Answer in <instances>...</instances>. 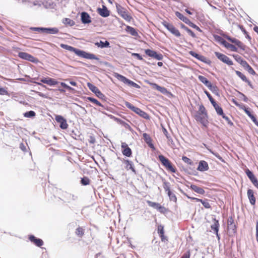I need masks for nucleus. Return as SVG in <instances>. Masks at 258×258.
I'll return each mask as SVG.
<instances>
[{"mask_svg": "<svg viewBox=\"0 0 258 258\" xmlns=\"http://www.w3.org/2000/svg\"><path fill=\"white\" fill-rule=\"evenodd\" d=\"M136 114L140 115L141 117H143V118L146 119H150V116L147 114L146 112L142 110L140 108H138V110H137Z\"/></svg>", "mask_w": 258, "mask_h": 258, "instance_id": "obj_32", "label": "nucleus"}, {"mask_svg": "<svg viewBox=\"0 0 258 258\" xmlns=\"http://www.w3.org/2000/svg\"><path fill=\"white\" fill-rule=\"evenodd\" d=\"M239 28L241 29V31L243 32V33L245 35V37L248 39L249 41L251 40V37L249 35L248 32L246 31V30L245 29V28L243 27L242 25H238Z\"/></svg>", "mask_w": 258, "mask_h": 258, "instance_id": "obj_46", "label": "nucleus"}, {"mask_svg": "<svg viewBox=\"0 0 258 258\" xmlns=\"http://www.w3.org/2000/svg\"><path fill=\"white\" fill-rule=\"evenodd\" d=\"M114 76L118 80L121 81L129 86L133 87L137 89H140L141 88L140 86H139L138 84L120 74L115 73H114Z\"/></svg>", "mask_w": 258, "mask_h": 258, "instance_id": "obj_4", "label": "nucleus"}, {"mask_svg": "<svg viewBox=\"0 0 258 258\" xmlns=\"http://www.w3.org/2000/svg\"><path fill=\"white\" fill-rule=\"evenodd\" d=\"M163 132L164 134L166 136V138L168 139V141L169 142H171V143L173 142L172 138L170 136H169L168 132L165 128L163 127Z\"/></svg>", "mask_w": 258, "mask_h": 258, "instance_id": "obj_57", "label": "nucleus"}, {"mask_svg": "<svg viewBox=\"0 0 258 258\" xmlns=\"http://www.w3.org/2000/svg\"><path fill=\"white\" fill-rule=\"evenodd\" d=\"M246 114L251 118L253 122L258 126V120H257L255 116L252 113L250 110L246 111Z\"/></svg>", "mask_w": 258, "mask_h": 258, "instance_id": "obj_38", "label": "nucleus"}, {"mask_svg": "<svg viewBox=\"0 0 258 258\" xmlns=\"http://www.w3.org/2000/svg\"><path fill=\"white\" fill-rule=\"evenodd\" d=\"M28 239L32 243L38 247H41L44 244L43 241L41 239L37 238L33 235H29Z\"/></svg>", "mask_w": 258, "mask_h": 258, "instance_id": "obj_17", "label": "nucleus"}, {"mask_svg": "<svg viewBox=\"0 0 258 258\" xmlns=\"http://www.w3.org/2000/svg\"><path fill=\"white\" fill-rule=\"evenodd\" d=\"M189 54L192 56V57L197 58V59L201 61L202 62H203L206 64H210L211 63V61L208 59L207 57L204 56V55H202L200 54H199L195 51H190L189 52Z\"/></svg>", "mask_w": 258, "mask_h": 258, "instance_id": "obj_13", "label": "nucleus"}, {"mask_svg": "<svg viewBox=\"0 0 258 258\" xmlns=\"http://www.w3.org/2000/svg\"><path fill=\"white\" fill-rule=\"evenodd\" d=\"M245 173L249 180H250L251 179L253 178L254 176H255L254 175V174H253V173L252 172V171L250 170L248 168H246L245 170Z\"/></svg>", "mask_w": 258, "mask_h": 258, "instance_id": "obj_48", "label": "nucleus"}, {"mask_svg": "<svg viewBox=\"0 0 258 258\" xmlns=\"http://www.w3.org/2000/svg\"><path fill=\"white\" fill-rule=\"evenodd\" d=\"M147 203L148 206L156 209L160 213L162 214H166L168 212V209L164 207V206L161 205L159 203L153 202L150 201H147Z\"/></svg>", "mask_w": 258, "mask_h": 258, "instance_id": "obj_8", "label": "nucleus"}, {"mask_svg": "<svg viewBox=\"0 0 258 258\" xmlns=\"http://www.w3.org/2000/svg\"><path fill=\"white\" fill-rule=\"evenodd\" d=\"M167 194L168 196L169 197V198L171 201H173L175 203L176 202V201H177L176 197L175 195L172 192V191L169 192V193H167Z\"/></svg>", "mask_w": 258, "mask_h": 258, "instance_id": "obj_52", "label": "nucleus"}, {"mask_svg": "<svg viewBox=\"0 0 258 258\" xmlns=\"http://www.w3.org/2000/svg\"><path fill=\"white\" fill-rule=\"evenodd\" d=\"M195 119L200 122L204 126L207 127L209 121L208 120V115L207 113L201 114L200 112H196L195 115Z\"/></svg>", "mask_w": 258, "mask_h": 258, "instance_id": "obj_5", "label": "nucleus"}, {"mask_svg": "<svg viewBox=\"0 0 258 258\" xmlns=\"http://www.w3.org/2000/svg\"><path fill=\"white\" fill-rule=\"evenodd\" d=\"M60 46L61 48L68 50L70 51L73 52L77 55L80 56L82 58L89 59H95L98 60L100 64H103L106 67H110V63L106 61H101L100 59L96 56L95 54L85 51L84 50L75 48L72 46L66 44H60Z\"/></svg>", "mask_w": 258, "mask_h": 258, "instance_id": "obj_1", "label": "nucleus"}, {"mask_svg": "<svg viewBox=\"0 0 258 258\" xmlns=\"http://www.w3.org/2000/svg\"><path fill=\"white\" fill-rule=\"evenodd\" d=\"M201 203L205 208L211 209V206L210 204L209 203L208 199H205L204 200H203Z\"/></svg>", "mask_w": 258, "mask_h": 258, "instance_id": "obj_53", "label": "nucleus"}, {"mask_svg": "<svg viewBox=\"0 0 258 258\" xmlns=\"http://www.w3.org/2000/svg\"><path fill=\"white\" fill-rule=\"evenodd\" d=\"M18 56L21 59L29 61L34 63H37L39 62V60L37 58L25 52H19L18 54Z\"/></svg>", "mask_w": 258, "mask_h": 258, "instance_id": "obj_7", "label": "nucleus"}, {"mask_svg": "<svg viewBox=\"0 0 258 258\" xmlns=\"http://www.w3.org/2000/svg\"><path fill=\"white\" fill-rule=\"evenodd\" d=\"M95 45L100 48L110 47V43L108 40H105V41L100 40L99 42H95Z\"/></svg>", "mask_w": 258, "mask_h": 258, "instance_id": "obj_26", "label": "nucleus"}, {"mask_svg": "<svg viewBox=\"0 0 258 258\" xmlns=\"http://www.w3.org/2000/svg\"><path fill=\"white\" fill-rule=\"evenodd\" d=\"M222 117L223 118H224V119H225L226 120V121L227 122V123L230 126H233V123L229 119V118L227 116H226L225 114L223 115H222Z\"/></svg>", "mask_w": 258, "mask_h": 258, "instance_id": "obj_61", "label": "nucleus"}, {"mask_svg": "<svg viewBox=\"0 0 258 258\" xmlns=\"http://www.w3.org/2000/svg\"><path fill=\"white\" fill-rule=\"evenodd\" d=\"M87 100L98 106H102V104L98 100H97L96 99L94 98L91 97H88Z\"/></svg>", "mask_w": 258, "mask_h": 258, "instance_id": "obj_47", "label": "nucleus"}, {"mask_svg": "<svg viewBox=\"0 0 258 258\" xmlns=\"http://www.w3.org/2000/svg\"><path fill=\"white\" fill-rule=\"evenodd\" d=\"M59 32V30L56 27H44L43 33L47 34H56Z\"/></svg>", "mask_w": 258, "mask_h": 258, "instance_id": "obj_24", "label": "nucleus"}, {"mask_svg": "<svg viewBox=\"0 0 258 258\" xmlns=\"http://www.w3.org/2000/svg\"><path fill=\"white\" fill-rule=\"evenodd\" d=\"M76 234L80 237H82L84 234V230L82 227H78L75 231Z\"/></svg>", "mask_w": 258, "mask_h": 258, "instance_id": "obj_43", "label": "nucleus"}, {"mask_svg": "<svg viewBox=\"0 0 258 258\" xmlns=\"http://www.w3.org/2000/svg\"><path fill=\"white\" fill-rule=\"evenodd\" d=\"M197 112H200L203 114H204L205 113H207L205 107L203 104L200 105L199 110L197 111Z\"/></svg>", "mask_w": 258, "mask_h": 258, "instance_id": "obj_59", "label": "nucleus"}, {"mask_svg": "<svg viewBox=\"0 0 258 258\" xmlns=\"http://www.w3.org/2000/svg\"><path fill=\"white\" fill-rule=\"evenodd\" d=\"M123 162L126 164V166L125 168L126 170H131L135 174H136V170L134 167V163L132 161L128 159H124Z\"/></svg>", "mask_w": 258, "mask_h": 258, "instance_id": "obj_23", "label": "nucleus"}, {"mask_svg": "<svg viewBox=\"0 0 258 258\" xmlns=\"http://www.w3.org/2000/svg\"><path fill=\"white\" fill-rule=\"evenodd\" d=\"M143 139L146 142V143L149 146V147L153 149H155V147L153 143H152V139L150 136V135L147 133H143Z\"/></svg>", "mask_w": 258, "mask_h": 258, "instance_id": "obj_22", "label": "nucleus"}, {"mask_svg": "<svg viewBox=\"0 0 258 258\" xmlns=\"http://www.w3.org/2000/svg\"><path fill=\"white\" fill-rule=\"evenodd\" d=\"M30 30L32 31H37L40 33H43L44 27H30Z\"/></svg>", "mask_w": 258, "mask_h": 258, "instance_id": "obj_56", "label": "nucleus"}, {"mask_svg": "<svg viewBox=\"0 0 258 258\" xmlns=\"http://www.w3.org/2000/svg\"><path fill=\"white\" fill-rule=\"evenodd\" d=\"M126 31L133 36H137L138 35V32L136 29L130 26H127L125 28Z\"/></svg>", "mask_w": 258, "mask_h": 258, "instance_id": "obj_30", "label": "nucleus"}, {"mask_svg": "<svg viewBox=\"0 0 258 258\" xmlns=\"http://www.w3.org/2000/svg\"><path fill=\"white\" fill-rule=\"evenodd\" d=\"M175 14L177 17H178L180 20L182 21L184 23H185L188 19V18L184 16L181 13L178 11L175 12Z\"/></svg>", "mask_w": 258, "mask_h": 258, "instance_id": "obj_42", "label": "nucleus"}, {"mask_svg": "<svg viewBox=\"0 0 258 258\" xmlns=\"http://www.w3.org/2000/svg\"><path fill=\"white\" fill-rule=\"evenodd\" d=\"M228 226V229L230 232L232 234H235L236 232V226L235 224H233V225H229Z\"/></svg>", "mask_w": 258, "mask_h": 258, "instance_id": "obj_55", "label": "nucleus"}, {"mask_svg": "<svg viewBox=\"0 0 258 258\" xmlns=\"http://www.w3.org/2000/svg\"><path fill=\"white\" fill-rule=\"evenodd\" d=\"M116 8L118 14L124 20L130 21L132 17L127 14L125 9L119 4L116 3Z\"/></svg>", "mask_w": 258, "mask_h": 258, "instance_id": "obj_10", "label": "nucleus"}, {"mask_svg": "<svg viewBox=\"0 0 258 258\" xmlns=\"http://www.w3.org/2000/svg\"><path fill=\"white\" fill-rule=\"evenodd\" d=\"M125 105L126 107L132 110L134 112H136L137 110H138V107L134 106L131 103L128 101H125L124 102Z\"/></svg>", "mask_w": 258, "mask_h": 258, "instance_id": "obj_40", "label": "nucleus"}, {"mask_svg": "<svg viewBox=\"0 0 258 258\" xmlns=\"http://www.w3.org/2000/svg\"><path fill=\"white\" fill-rule=\"evenodd\" d=\"M41 82L50 86H54L58 83L55 79L49 77L43 78L41 79Z\"/></svg>", "mask_w": 258, "mask_h": 258, "instance_id": "obj_21", "label": "nucleus"}, {"mask_svg": "<svg viewBox=\"0 0 258 258\" xmlns=\"http://www.w3.org/2000/svg\"><path fill=\"white\" fill-rule=\"evenodd\" d=\"M180 27L182 29L185 30L189 34V35H190L192 38L196 37V35L194 33V32L191 29H189L187 27L184 25L183 24H180Z\"/></svg>", "mask_w": 258, "mask_h": 258, "instance_id": "obj_36", "label": "nucleus"}, {"mask_svg": "<svg viewBox=\"0 0 258 258\" xmlns=\"http://www.w3.org/2000/svg\"><path fill=\"white\" fill-rule=\"evenodd\" d=\"M87 85L88 88L99 98L104 100L106 98L99 89L92 83L88 82Z\"/></svg>", "mask_w": 258, "mask_h": 258, "instance_id": "obj_9", "label": "nucleus"}, {"mask_svg": "<svg viewBox=\"0 0 258 258\" xmlns=\"http://www.w3.org/2000/svg\"><path fill=\"white\" fill-rule=\"evenodd\" d=\"M236 45L239 48H240L242 50H244L245 49V45L239 40L236 44Z\"/></svg>", "mask_w": 258, "mask_h": 258, "instance_id": "obj_62", "label": "nucleus"}, {"mask_svg": "<svg viewBox=\"0 0 258 258\" xmlns=\"http://www.w3.org/2000/svg\"><path fill=\"white\" fill-rule=\"evenodd\" d=\"M158 158L161 163L162 165L164 166L167 170L172 173L176 172V168L173 166L172 164L168 158H166L165 156L161 154L158 155Z\"/></svg>", "mask_w": 258, "mask_h": 258, "instance_id": "obj_3", "label": "nucleus"}, {"mask_svg": "<svg viewBox=\"0 0 258 258\" xmlns=\"http://www.w3.org/2000/svg\"><path fill=\"white\" fill-rule=\"evenodd\" d=\"M213 106L215 108L218 115L222 116V115H223L224 114V113L223 112V110L221 106H220L217 103V102L215 104H214V105H213Z\"/></svg>", "mask_w": 258, "mask_h": 258, "instance_id": "obj_34", "label": "nucleus"}, {"mask_svg": "<svg viewBox=\"0 0 258 258\" xmlns=\"http://www.w3.org/2000/svg\"><path fill=\"white\" fill-rule=\"evenodd\" d=\"M63 197L70 208L75 209L79 207V198L77 195L65 192Z\"/></svg>", "mask_w": 258, "mask_h": 258, "instance_id": "obj_2", "label": "nucleus"}, {"mask_svg": "<svg viewBox=\"0 0 258 258\" xmlns=\"http://www.w3.org/2000/svg\"><path fill=\"white\" fill-rule=\"evenodd\" d=\"M209 169V165L206 161L204 160H201L199 162V165L197 168L198 170L201 172H204L208 170Z\"/></svg>", "mask_w": 258, "mask_h": 258, "instance_id": "obj_19", "label": "nucleus"}, {"mask_svg": "<svg viewBox=\"0 0 258 258\" xmlns=\"http://www.w3.org/2000/svg\"><path fill=\"white\" fill-rule=\"evenodd\" d=\"M117 119V120L119 121L120 124H121L122 125H123L125 128L131 131V129H132L131 127L128 123H127L126 122H124L123 120H121V119H120L119 118H118Z\"/></svg>", "mask_w": 258, "mask_h": 258, "instance_id": "obj_58", "label": "nucleus"}, {"mask_svg": "<svg viewBox=\"0 0 258 258\" xmlns=\"http://www.w3.org/2000/svg\"><path fill=\"white\" fill-rule=\"evenodd\" d=\"M55 120L59 123V127L62 130H66L68 127L67 120L62 116L60 115H56L55 116Z\"/></svg>", "mask_w": 258, "mask_h": 258, "instance_id": "obj_14", "label": "nucleus"}, {"mask_svg": "<svg viewBox=\"0 0 258 258\" xmlns=\"http://www.w3.org/2000/svg\"><path fill=\"white\" fill-rule=\"evenodd\" d=\"M26 77L28 78L29 79L27 81L31 82V83H35L38 85L41 86V87H42L43 88H46V86L42 84L41 83H39V82L34 81V80L36 79V78H30V77L29 76H27V75L26 76Z\"/></svg>", "mask_w": 258, "mask_h": 258, "instance_id": "obj_49", "label": "nucleus"}, {"mask_svg": "<svg viewBox=\"0 0 258 258\" xmlns=\"http://www.w3.org/2000/svg\"><path fill=\"white\" fill-rule=\"evenodd\" d=\"M204 92L208 97L212 105L216 103V101L213 99L210 93L207 90L205 89Z\"/></svg>", "mask_w": 258, "mask_h": 258, "instance_id": "obj_44", "label": "nucleus"}, {"mask_svg": "<svg viewBox=\"0 0 258 258\" xmlns=\"http://www.w3.org/2000/svg\"><path fill=\"white\" fill-rule=\"evenodd\" d=\"M62 23L66 25H68L69 26H73L75 24V22L70 18H64L62 20Z\"/></svg>", "mask_w": 258, "mask_h": 258, "instance_id": "obj_39", "label": "nucleus"}, {"mask_svg": "<svg viewBox=\"0 0 258 258\" xmlns=\"http://www.w3.org/2000/svg\"><path fill=\"white\" fill-rule=\"evenodd\" d=\"M238 94L240 95V98L242 99V100L245 102H247L248 101V98L242 93L240 91H237Z\"/></svg>", "mask_w": 258, "mask_h": 258, "instance_id": "obj_60", "label": "nucleus"}, {"mask_svg": "<svg viewBox=\"0 0 258 258\" xmlns=\"http://www.w3.org/2000/svg\"><path fill=\"white\" fill-rule=\"evenodd\" d=\"M235 74L238 76L243 82L246 83L251 88L253 89V86L251 82L248 80L246 77L239 71H235Z\"/></svg>", "mask_w": 258, "mask_h": 258, "instance_id": "obj_20", "label": "nucleus"}, {"mask_svg": "<svg viewBox=\"0 0 258 258\" xmlns=\"http://www.w3.org/2000/svg\"><path fill=\"white\" fill-rule=\"evenodd\" d=\"M198 79L208 88L212 84V83L205 77L203 76H198Z\"/></svg>", "mask_w": 258, "mask_h": 258, "instance_id": "obj_31", "label": "nucleus"}, {"mask_svg": "<svg viewBox=\"0 0 258 258\" xmlns=\"http://www.w3.org/2000/svg\"><path fill=\"white\" fill-rule=\"evenodd\" d=\"M121 148L123 155L127 157H130L132 156V151L126 143L125 142L121 143Z\"/></svg>", "mask_w": 258, "mask_h": 258, "instance_id": "obj_15", "label": "nucleus"}, {"mask_svg": "<svg viewBox=\"0 0 258 258\" xmlns=\"http://www.w3.org/2000/svg\"><path fill=\"white\" fill-rule=\"evenodd\" d=\"M220 34L223 37H224L226 39H227L228 41H229L230 42H232L233 43H234L235 45L238 42V41H239V40H238V39H236L235 38L231 37L227 35V34L224 33L223 32L220 33Z\"/></svg>", "mask_w": 258, "mask_h": 258, "instance_id": "obj_35", "label": "nucleus"}, {"mask_svg": "<svg viewBox=\"0 0 258 258\" xmlns=\"http://www.w3.org/2000/svg\"><path fill=\"white\" fill-rule=\"evenodd\" d=\"M145 52L147 55L158 60L163 59V56L161 53H158L156 51L150 49H146Z\"/></svg>", "mask_w": 258, "mask_h": 258, "instance_id": "obj_11", "label": "nucleus"}, {"mask_svg": "<svg viewBox=\"0 0 258 258\" xmlns=\"http://www.w3.org/2000/svg\"><path fill=\"white\" fill-rule=\"evenodd\" d=\"M250 181L252 183L254 186L258 189V180L255 176L251 179Z\"/></svg>", "mask_w": 258, "mask_h": 258, "instance_id": "obj_64", "label": "nucleus"}, {"mask_svg": "<svg viewBox=\"0 0 258 258\" xmlns=\"http://www.w3.org/2000/svg\"><path fill=\"white\" fill-rule=\"evenodd\" d=\"M96 11L100 16L104 18L108 17L110 14V11L105 5H102V8H98Z\"/></svg>", "mask_w": 258, "mask_h": 258, "instance_id": "obj_16", "label": "nucleus"}, {"mask_svg": "<svg viewBox=\"0 0 258 258\" xmlns=\"http://www.w3.org/2000/svg\"><path fill=\"white\" fill-rule=\"evenodd\" d=\"M208 88L209 90L215 95L219 96L220 93L218 88L216 86H214L211 84Z\"/></svg>", "mask_w": 258, "mask_h": 258, "instance_id": "obj_37", "label": "nucleus"}, {"mask_svg": "<svg viewBox=\"0 0 258 258\" xmlns=\"http://www.w3.org/2000/svg\"><path fill=\"white\" fill-rule=\"evenodd\" d=\"M152 86L154 89H156L164 94H165L167 92V90L166 88L160 86L156 83H152Z\"/></svg>", "mask_w": 258, "mask_h": 258, "instance_id": "obj_29", "label": "nucleus"}, {"mask_svg": "<svg viewBox=\"0 0 258 258\" xmlns=\"http://www.w3.org/2000/svg\"><path fill=\"white\" fill-rule=\"evenodd\" d=\"M182 160L186 163L190 165H193L194 162L191 161V159H190L189 158L187 157L186 156H182Z\"/></svg>", "mask_w": 258, "mask_h": 258, "instance_id": "obj_54", "label": "nucleus"}, {"mask_svg": "<svg viewBox=\"0 0 258 258\" xmlns=\"http://www.w3.org/2000/svg\"><path fill=\"white\" fill-rule=\"evenodd\" d=\"M213 36L214 38V40L221 44H222L223 42L224 41V39L223 38L218 35L213 34Z\"/></svg>", "mask_w": 258, "mask_h": 258, "instance_id": "obj_50", "label": "nucleus"}, {"mask_svg": "<svg viewBox=\"0 0 258 258\" xmlns=\"http://www.w3.org/2000/svg\"><path fill=\"white\" fill-rule=\"evenodd\" d=\"M90 180L88 177L84 176L81 178V183L83 185H87L90 184Z\"/></svg>", "mask_w": 258, "mask_h": 258, "instance_id": "obj_45", "label": "nucleus"}, {"mask_svg": "<svg viewBox=\"0 0 258 258\" xmlns=\"http://www.w3.org/2000/svg\"><path fill=\"white\" fill-rule=\"evenodd\" d=\"M209 151L211 153H212L213 155L216 157L220 161L222 162H225V160L223 159V158L219 155V153L216 152L212 150H209Z\"/></svg>", "mask_w": 258, "mask_h": 258, "instance_id": "obj_51", "label": "nucleus"}, {"mask_svg": "<svg viewBox=\"0 0 258 258\" xmlns=\"http://www.w3.org/2000/svg\"><path fill=\"white\" fill-rule=\"evenodd\" d=\"M247 194L250 204L251 205H254L255 204L256 200L253 190L248 189Z\"/></svg>", "mask_w": 258, "mask_h": 258, "instance_id": "obj_25", "label": "nucleus"}, {"mask_svg": "<svg viewBox=\"0 0 258 258\" xmlns=\"http://www.w3.org/2000/svg\"><path fill=\"white\" fill-rule=\"evenodd\" d=\"M215 56L222 62L228 66L233 64V61L226 55L219 52H215Z\"/></svg>", "mask_w": 258, "mask_h": 258, "instance_id": "obj_12", "label": "nucleus"}, {"mask_svg": "<svg viewBox=\"0 0 258 258\" xmlns=\"http://www.w3.org/2000/svg\"><path fill=\"white\" fill-rule=\"evenodd\" d=\"M23 115L26 118H32L36 116V113L33 110H30L24 113Z\"/></svg>", "mask_w": 258, "mask_h": 258, "instance_id": "obj_41", "label": "nucleus"}, {"mask_svg": "<svg viewBox=\"0 0 258 258\" xmlns=\"http://www.w3.org/2000/svg\"><path fill=\"white\" fill-rule=\"evenodd\" d=\"M81 20L83 24H88L91 22V18L86 12H82L80 14Z\"/></svg>", "mask_w": 258, "mask_h": 258, "instance_id": "obj_18", "label": "nucleus"}, {"mask_svg": "<svg viewBox=\"0 0 258 258\" xmlns=\"http://www.w3.org/2000/svg\"><path fill=\"white\" fill-rule=\"evenodd\" d=\"M161 180L163 183V188L165 189V191L167 193H169V192L171 191L170 189V184L169 182L166 181L165 179L161 177Z\"/></svg>", "mask_w": 258, "mask_h": 258, "instance_id": "obj_33", "label": "nucleus"}, {"mask_svg": "<svg viewBox=\"0 0 258 258\" xmlns=\"http://www.w3.org/2000/svg\"><path fill=\"white\" fill-rule=\"evenodd\" d=\"M219 221L216 220V218H214L213 223L211 225V228L213 230L214 233L219 232Z\"/></svg>", "mask_w": 258, "mask_h": 258, "instance_id": "obj_28", "label": "nucleus"}, {"mask_svg": "<svg viewBox=\"0 0 258 258\" xmlns=\"http://www.w3.org/2000/svg\"><path fill=\"white\" fill-rule=\"evenodd\" d=\"M161 24L173 35H175L177 37H179L181 36V34L179 30L176 29L173 24L167 22L166 21H163L161 22Z\"/></svg>", "mask_w": 258, "mask_h": 258, "instance_id": "obj_6", "label": "nucleus"}, {"mask_svg": "<svg viewBox=\"0 0 258 258\" xmlns=\"http://www.w3.org/2000/svg\"><path fill=\"white\" fill-rule=\"evenodd\" d=\"M250 181L252 183L254 186L258 189V180L255 176L251 179Z\"/></svg>", "mask_w": 258, "mask_h": 258, "instance_id": "obj_63", "label": "nucleus"}, {"mask_svg": "<svg viewBox=\"0 0 258 258\" xmlns=\"http://www.w3.org/2000/svg\"><path fill=\"white\" fill-rule=\"evenodd\" d=\"M190 188L199 194L204 195L205 193V191L203 188L199 187L195 184H191L190 186Z\"/></svg>", "mask_w": 258, "mask_h": 258, "instance_id": "obj_27", "label": "nucleus"}]
</instances>
